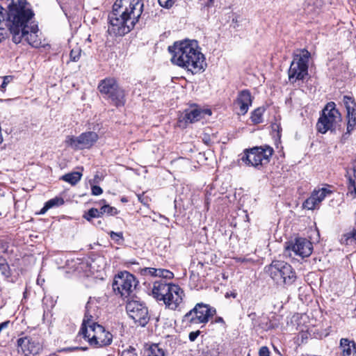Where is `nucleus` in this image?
Segmentation results:
<instances>
[{"label": "nucleus", "mask_w": 356, "mask_h": 356, "mask_svg": "<svg viewBox=\"0 0 356 356\" xmlns=\"http://www.w3.org/2000/svg\"><path fill=\"white\" fill-rule=\"evenodd\" d=\"M143 10L142 0H116L108 15V34L122 36L129 33L138 22Z\"/></svg>", "instance_id": "f257e3e1"}, {"label": "nucleus", "mask_w": 356, "mask_h": 356, "mask_svg": "<svg viewBox=\"0 0 356 356\" xmlns=\"http://www.w3.org/2000/svg\"><path fill=\"white\" fill-rule=\"evenodd\" d=\"M168 51L172 55L173 64L186 69L192 74L204 71L207 66L205 57L196 40L175 42L173 45L168 47Z\"/></svg>", "instance_id": "f03ea898"}, {"label": "nucleus", "mask_w": 356, "mask_h": 356, "mask_svg": "<svg viewBox=\"0 0 356 356\" xmlns=\"http://www.w3.org/2000/svg\"><path fill=\"white\" fill-rule=\"evenodd\" d=\"M98 89L104 99L116 107L123 106L126 102L124 90L119 86L113 78L102 80Z\"/></svg>", "instance_id": "7ed1b4c3"}, {"label": "nucleus", "mask_w": 356, "mask_h": 356, "mask_svg": "<svg viewBox=\"0 0 356 356\" xmlns=\"http://www.w3.org/2000/svg\"><path fill=\"white\" fill-rule=\"evenodd\" d=\"M266 268L270 277L277 284L282 283L290 286L296 280L297 276L294 269L284 261H273Z\"/></svg>", "instance_id": "20e7f679"}, {"label": "nucleus", "mask_w": 356, "mask_h": 356, "mask_svg": "<svg viewBox=\"0 0 356 356\" xmlns=\"http://www.w3.org/2000/svg\"><path fill=\"white\" fill-rule=\"evenodd\" d=\"M79 334L83 336L90 346L95 347L107 346L113 341L112 334L99 324L89 327H81Z\"/></svg>", "instance_id": "39448f33"}, {"label": "nucleus", "mask_w": 356, "mask_h": 356, "mask_svg": "<svg viewBox=\"0 0 356 356\" xmlns=\"http://www.w3.org/2000/svg\"><path fill=\"white\" fill-rule=\"evenodd\" d=\"M273 152V147L269 145L257 146L245 149L241 159L246 165L259 169L270 162Z\"/></svg>", "instance_id": "423d86ee"}, {"label": "nucleus", "mask_w": 356, "mask_h": 356, "mask_svg": "<svg viewBox=\"0 0 356 356\" xmlns=\"http://www.w3.org/2000/svg\"><path fill=\"white\" fill-rule=\"evenodd\" d=\"M340 122L339 112L335 108L334 103L330 102L323 110L322 115L317 122V131L321 134H325L328 131H332L339 126Z\"/></svg>", "instance_id": "0eeeda50"}, {"label": "nucleus", "mask_w": 356, "mask_h": 356, "mask_svg": "<svg viewBox=\"0 0 356 356\" xmlns=\"http://www.w3.org/2000/svg\"><path fill=\"white\" fill-rule=\"evenodd\" d=\"M138 284L136 277L127 271L119 273L114 277L113 289L123 298H129L132 296Z\"/></svg>", "instance_id": "6e6552de"}, {"label": "nucleus", "mask_w": 356, "mask_h": 356, "mask_svg": "<svg viewBox=\"0 0 356 356\" xmlns=\"http://www.w3.org/2000/svg\"><path fill=\"white\" fill-rule=\"evenodd\" d=\"M310 53L302 49L300 54L294 56L289 70V79L292 83L298 80H303L308 74V61Z\"/></svg>", "instance_id": "1a4fd4ad"}, {"label": "nucleus", "mask_w": 356, "mask_h": 356, "mask_svg": "<svg viewBox=\"0 0 356 356\" xmlns=\"http://www.w3.org/2000/svg\"><path fill=\"white\" fill-rule=\"evenodd\" d=\"M216 314V309L207 304L197 303L184 316V321L190 325L205 324Z\"/></svg>", "instance_id": "9d476101"}, {"label": "nucleus", "mask_w": 356, "mask_h": 356, "mask_svg": "<svg viewBox=\"0 0 356 356\" xmlns=\"http://www.w3.org/2000/svg\"><path fill=\"white\" fill-rule=\"evenodd\" d=\"M126 310L129 316L142 327L145 326L149 321L148 308L146 304L137 297L127 300Z\"/></svg>", "instance_id": "9b49d317"}, {"label": "nucleus", "mask_w": 356, "mask_h": 356, "mask_svg": "<svg viewBox=\"0 0 356 356\" xmlns=\"http://www.w3.org/2000/svg\"><path fill=\"white\" fill-rule=\"evenodd\" d=\"M98 140V135L94 131H86L79 136H67L65 143L74 149H89Z\"/></svg>", "instance_id": "f8f14e48"}, {"label": "nucleus", "mask_w": 356, "mask_h": 356, "mask_svg": "<svg viewBox=\"0 0 356 356\" xmlns=\"http://www.w3.org/2000/svg\"><path fill=\"white\" fill-rule=\"evenodd\" d=\"M17 352L24 356H35L42 350V344L36 337H20L17 339Z\"/></svg>", "instance_id": "ddd939ff"}, {"label": "nucleus", "mask_w": 356, "mask_h": 356, "mask_svg": "<svg viewBox=\"0 0 356 356\" xmlns=\"http://www.w3.org/2000/svg\"><path fill=\"white\" fill-rule=\"evenodd\" d=\"M206 115H211V111L209 109H202L199 107H192L185 110L178 120L179 127H185L189 123H194L200 120Z\"/></svg>", "instance_id": "4468645a"}, {"label": "nucleus", "mask_w": 356, "mask_h": 356, "mask_svg": "<svg viewBox=\"0 0 356 356\" xmlns=\"http://www.w3.org/2000/svg\"><path fill=\"white\" fill-rule=\"evenodd\" d=\"M313 250L312 243L304 238H297L294 242H290L286 246V252L292 251L294 255L302 259L311 255Z\"/></svg>", "instance_id": "2eb2a0df"}, {"label": "nucleus", "mask_w": 356, "mask_h": 356, "mask_svg": "<svg viewBox=\"0 0 356 356\" xmlns=\"http://www.w3.org/2000/svg\"><path fill=\"white\" fill-rule=\"evenodd\" d=\"M99 301L95 298H90L86 305V312L81 327H89L97 324L95 321L100 314L99 309Z\"/></svg>", "instance_id": "dca6fc26"}, {"label": "nucleus", "mask_w": 356, "mask_h": 356, "mask_svg": "<svg viewBox=\"0 0 356 356\" xmlns=\"http://www.w3.org/2000/svg\"><path fill=\"white\" fill-rule=\"evenodd\" d=\"M332 193V191L325 187L314 189L310 197L304 202L303 207L309 210H314L318 208L321 202Z\"/></svg>", "instance_id": "f3484780"}, {"label": "nucleus", "mask_w": 356, "mask_h": 356, "mask_svg": "<svg viewBox=\"0 0 356 356\" xmlns=\"http://www.w3.org/2000/svg\"><path fill=\"white\" fill-rule=\"evenodd\" d=\"M184 291L179 285L172 284L163 302L170 309L175 310L183 301Z\"/></svg>", "instance_id": "a211bd4d"}, {"label": "nucleus", "mask_w": 356, "mask_h": 356, "mask_svg": "<svg viewBox=\"0 0 356 356\" xmlns=\"http://www.w3.org/2000/svg\"><path fill=\"white\" fill-rule=\"evenodd\" d=\"M252 99L251 92L248 90H242L238 92L234 103L238 108V114L243 115L248 113L250 106H252Z\"/></svg>", "instance_id": "6ab92c4d"}, {"label": "nucleus", "mask_w": 356, "mask_h": 356, "mask_svg": "<svg viewBox=\"0 0 356 356\" xmlns=\"http://www.w3.org/2000/svg\"><path fill=\"white\" fill-rule=\"evenodd\" d=\"M343 102L347 111V133L350 134L356 126V104L349 96H344Z\"/></svg>", "instance_id": "aec40b11"}, {"label": "nucleus", "mask_w": 356, "mask_h": 356, "mask_svg": "<svg viewBox=\"0 0 356 356\" xmlns=\"http://www.w3.org/2000/svg\"><path fill=\"white\" fill-rule=\"evenodd\" d=\"M172 284L163 280L155 281L152 289L153 297L157 300L163 301Z\"/></svg>", "instance_id": "412c9836"}, {"label": "nucleus", "mask_w": 356, "mask_h": 356, "mask_svg": "<svg viewBox=\"0 0 356 356\" xmlns=\"http://www.w3.org/2000/svg\"><path fill=\"white\" fill-rule=\"evenodd\" d=\"M322 6V0H306L303 8L306 15L313 16L320 13Z\"/></svg>", "instance_id": "4be33fe9"}, {"label": "nucleus", "mask_w": 356, "mask_h": 356, "mask_svg": "<svg viewBox=\"0 0 356 356\" xmlns=\"http://www.w3.org/2000/svg\"><path fill=\"white\" fill-rule=\"evenodd\" d=\"M340 348L343 356H350L356 353V344L354 341L343 338L340 340Z\"/></svg>", "instance_id": "5701e85b"}, {"label": "nucleus", "mask_w": 356, "mask_h": 356, "mask_svg": "<svg viewBox=\"0 0 356 356\" xmlns=\"http://www.w3.org/2000/svg\"><path fill=\"white\" fill-rule=\"evenodd\" d=\"M82 174L79 172H72L62 176L61 179L72 184H76L81 179Z\"/></svg>", "instance_id": "b1692460"}, {"label": "nucleus", "mask_w": 356, "mask_h": 356, "mask_svg": "<svg viewBox=\"0 0 356 356\" xmlns=\"http://www.w3.org/2000/svg\"><path fill=\"white\" fill-rule=\"evenodd\" d=\"M0 273L6 278L11 275L10 266L6 259L2 256H0Z\"/></svg>", "instance_id": "393cba45"}, {"label": "nucleus", "mask_w": 356, "mask_h": 356, "mask_svg": "<svg viewBox=\"0 0 356 356\" xmlns=\"http://www.w3.org/2000/svg\"><path fill=\"white\" fill-rule=\"evenodd\" d=\"M264 112V108L262 107H259L254 110L251 113V120L254 124H259L263 121V115Z\"/></svg>", "instance_id": "a878e982"}, {"label": "nucleus", "mask_w": 356, "mask_h": 356, "mask_svg": "<svg viewBox=\"0 0 356 356\" xmlns=\"http://www.w3.org/2000/svg\"><path fill=\"white\" fill-rule=\"evenodd\" d=\"M101 202L104 204L101 206V211L102 216L104 214H107L108 216H114L118 213V210L115 207H111L108 204H105V200H102Z\"/></svg>", "instance_id": "bb28decb"}, {"label": "nucleus", "mask_w": 356, "mask_h": 356, "mask_svg": "<svg viewBox=\"0 0 356 356\" xmlns=\"http://www.w3.org/2000/svg\"><path fill=\"white\" fill-rule=\"evenodd\" d=\"M64 204V200L60 197H55L46 202V209L59 207Z\"/></svg>", "instance_id": "cd10ccee"}, {"label": "nucleus", "mask_w": 356, "mask_h": 356, "mask_svg": "<svg viewBox=\"0 0 356 356\" xmlns=\"http://www.w3.org/2000/svg\"><path fill=\"white\" fill-rule=\"evenodd\" d=\"M101 209H97L95 208H92L88 210V211L83 216V217L88 221H90L92 218H100L102 216V213H100Z\"/></svg>", "instance_id": "c85d7f7f"}, {"label": "nucleus", "mask_w": 356, "mask_h": 356, "mask_svg": "<svg viewBox=\"0 0 356 356\" xmlns=\"http://www.w3.org/2000/svg\"><path fill=\"white\" fill-rule=\"evenodd\" d=\"M81 54V49L79 47L76 46L72 49L70 54V60L76 62L79 60Z\"/></svg>", "instance_id": "c756f323"}, {"label": "nucleus", "mask_w": 356, "mask_h": 356, "mask_svg": "<svg viewBox=\"0 0 356 356\" xmlns=\"http://www.w3.org/2000/svg\"><path fill=\"white\" fill-rule=\"evenodd\" d=\"M149 350L152 356H165L163 349L159 344H152Z\"/></svg>", "instance_id": "7c9ffc66"}, {"label": "nucleus", "mask_w": 356, "mask_h": 356, "mask_svg": "<svg viewBox=\"0 0 356 356\" xmlns=\"http://www.w3.org/2000/svg\"><path fill=\"white\" fill-rule=\"evenodd\" d=\"M109 236L118 245L122 244L124 241L123 233L122 232H115L111 231L109 232Z\"/></svg>", "instance_id": "2f4dec72"}, {"label": "nucleus", "mask_w": 356, "mask_h": 356, "mask_svg": "<svg viewBox=\"0 0 356 356\" xmlns=\"http://www.w3.org/2000/svg\"><path fill=\"white\" fill-rule=\"evenodd\" d=\"M143 272L145 275H149L152 277H159V268H145L143 270Z\"/></svg>", "instance_id": "473e14b6"}, {"label": "nucleus", "mask_w": 356, "mask_h": 356, "mask_svg": "<svg viewBox=\"0 0 356 356\" xmlns=\"http://www.w3.org/2000/svg\"><path fill=\"white\" fill-rule=\"evenodd\" d=\"M159 277L165 278V279H172V278H173L174 275L171 271H170L168 270L163 269V268H159Z\"/></svg>", "instance_id": "72a5a7b5"}, {"label": "nucleus", "mask_w": 356, "mask_h": 356, "mask_svg": "<svg viewBox=\"0 0 356 356\" xmlns=\"http://www.w3.org/2000/svg\"><path fill=\"white\" fill-rule=\"evenodd\" d=\"M13 80V77L10 76H6L0 78V88L3 90L6 88L8 83Z\"/></svg>", "instance_id": "f704fd0d"}, {"label": "nucleus", "mask_w": 356, "mask_h": 356, "mask_svg": "<svg viewBox=\"0 0 356 356\" xmlns=\"http://www.w3.org/2000/svg\"><path fill=\"white\" fill-rule=\"evenodd\" d=\"M120 356H138L136 349L132 346H129L127 349L124 350Z\"/></svg>", "instance_id": "c9c22d12"}, {"label": "nucleus", "mask_w": 356, "mask_h": 356, "mask_svg": "<svg viewBox=\"0 0 356 356\" xmlns=\"http://www.w3.org/2000/svg\"><path fill=\"white\" fill-rule=\"evenodd\" d=\"M158 1L159 3V5L161 7L165 8H171L175 2V0H158Z\"/></svg>", "instance_id": "e433bc0d"}, {"label": "nucleus", "mask_w": 356, "mask_h": 356, "mask_svg": "<svg viewBox=\"0 0 356 356\" xmlns=\"http://www.w3.org/2000/svg\"><path fill=\"white\" fill-rule=\"evenodd\" d=\"M91 189L92 194L94 195H99L103 193L102 188L98 186H92Z\"/></svg>", "instance_id": "4c0bfd02"}, {"label": "nucleus", "mask_w": 356, "mask_h": 356, "mask_svg": "<svg viewBox=\"0 0 356 356\" xmlns=\"http://www.w3.org/2000/svg\"><path fill=\"white\" fill-rule=\"evenodd\" d=\"M259 356H269L270 351L266 346H262L259 349Z\"/></svg>", "instance_id": "58836bf2"}, {"label": "nucleus", "mask_w": 356, "mask_h": 356, "mask_svg": "<svg viewBox=\"0 0 356 356\" xmlns=\"http://www.w3.org/2000/svg\"><path fill=\"white\" fill-rule=\"evenodd\" d=\"M200 333V331L191 332L188 335V338H189L190 341H194L197 338Z\"/></svg>", "instance_id": "ea45409f"}, {"label": "nucleus", "mask_w": 356, "mask_h": 356, "mask_svg": "<svg viewBox=\"0 0 356 356\" xmlns=\"http://www.w3.org/2000/svg\"><path fill=\"white\" fill-rule=\"evenodd\" d=\"M214 323H222V324H225V321L223 320V318L220 316H218L215 318L214 320Z\"/></svg>", "instance_id": "a19ab883"}, {"label": "nucleus", "mask_w": 356, "mask_h": 356, "mask_svg": "<svg viewBox=\"0 0 356 356\" xmlns=\"http://www.w3.org/2000/svg\"><path fill=\"white\" fill-rule=\"evenodd\" d=\"M248 316L252 321H254L256 317V313L252 312L248 314Z\"/></svg>", "instance_id": "79ce46f5"}, {"label": "nucleus", "mask_w": 356, "mask_h": 356, "mask_svg": "<svg viewBox=\"0 0 356 356\" xmlns=\"http://www.w3.org/2000/svg\"><path fill=\"white\" fill-rule=\"evenodd\" d=\"M49 209H46V204H44V207L41 209L40 213H44Z\"/></svg>", "instance_id": "37998d69"}, {"label": "nucleus", "mask_w": 356, "mask_h": 356, "mask_svg": "<svg viewBox=\"0 0 356 356\" xmlns=\"http://www.w3.org/2000/svg\"><path fill=\"white\" fill-rule=\"evenodd\" d=\"M237 261H241V262H244V261H247V259H245V258L240 257V258H237Z\"/></svg>", "instance_id": "c03bdc74"}, {"label": "nucleus", "mask_w": 356, "mask_h": 356, "mask_svg": "<svg viewBox=\"0 0 356 356\" xmlns=\"http://www.w3.org/2000/svg\"><path fill=\"white\" fill-rule=\"evenodd\" d=\"M101 223V220H99L97 222V225H99Z\"/></svg>", "instance_id": "a18cd8bd"}, {"label": "nucleus", "mask_w": 356, "mask_h": 356, "mask_svg": "<svg viewBox=\"0 0 356 356\" xmlns=\"http://www.w3.org/2000/svg\"><path fill=\"white\" fill-rule=\"evenodd\" d=\"M101 223V220H99L97 222V225H99Z\"/></svg>", "instance_id": "49530a36"}, {"label": "nucleus", "mask_w": 356, "mask_h": 356, "mask_svg": "<svg viewBox=\"0 0 356 356\" xmlns=\"http://www.w3.org/2000/svg\"><path fill=\"white\" fill-rule=\"evenodd\" d=\"M122 202H125L126 200H125L124 198H122Z\"/></svg>", "instance_id": "de8ad7c7"}, {"label": "nucleus", "mask_w": 356, "mask_h": 356, "mask_svg": "<svg viewBox=\"0 0 356 356\" xmlns=\"http://www.w3.org/2000/svg\"><path fill=\"white\" fill-rule=\"evenodd\" d=\"M350 356H356V353H355V354H354V355H353V354H352V355H350Z\"/></svg>", "instance_id": "09e8293b"}]
</instances>
